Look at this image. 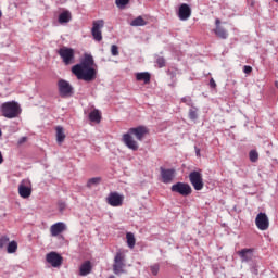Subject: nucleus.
<instances>
[{
    "instance_id": "nucleus-30",
    "label": "nucleus",
    "mask_w": 278,
    "mask_h": 278,
    "mask_svg": "<svg viewBox=\"0 0 278 278\" xmlns=\"http://www.w3.org/2000/svg\"><path fill=\"white\" fill-rule=\"evenodd\" d=\"M181 103H185L189 108L194 106V102H192V98L190 96H186V97L181 98Z\"/></svg>"
},
{
    "instance_id": "nucleus-13",
    "label": "nucleus",
    "mask_w": 278,
    "mask_h": 278,
    "mask_svg": "<svg viewBox=\"0 0 278 278\" xmlns=\"http://www.w3.org/2000/svg\"><path fill=\"white\" fill-rule=\"evenodd\" d=\"M254 251L255 250L253 248H244V249H241L240 251H238L237 255H239L242 264H247L249 262H253Z\"/></svg>"
},
{
    "instance_id": "nucleus-17",
    "label": "nucleus",
    "mask_w": 278,
    "mask_h": 278,
    "mask_svg": "<svg viewBox=\"0 0 278 278\" xmlns=\"http://www.w3.org/2000/svg\"><path fill=\"white\" fill-rule=\"evenodd\" d=\"M63 231H66V224L58 222L50 227V233L53 237L60 236Z\"/></svg>"
},
{
    "instance_id": "nucleus-7",
    "label": "nucleus",
    "mask_w": 278,
    "mask_h": 278,
    "mask_svg": "<svg viewBox=\"0 0 278 278\" xmlns=\"http://www.w3.org/2000/svg\"><path fill=\"white\" fill-rule=\"evenodd\" d=\"M170 190L181 197H190L192 194V187L186 182H176L170 187Z\"/></svg>"
},
{
    "instance_id": "nucleus-18",
    "label": "nucleus",
    "mask_w": 278,
    "mask_h": 278,
    "mask_svg": "<svg viewBox=\"0 0 278 278\" xmlns=\"http://www.w3.org/2000/svg\"><path fill=\"white\" fill-rule=\"evenodd\" d=\"M92 273V265L90 264V261H87L80 265L79 268V275L80 277H86Z\"/></svg>"
},
{
    "instance_id": "nucleus-33",
    "label": "nucleus",
    "mask_w": 278,
    "mask_h": 278,
    "mask_svg": "<svg viewBox=\"0 0 278 278\" xmlns=\"http://www.w3.org/2000/svg\"><path fill=\"white\" fill-rule=\"evenodd\" d=\"M156 64L159 65V68H164V66H166V60L163 56H157Z\"/></svg>"
},
{
    "instance_id": "nucleus-31",
    "label": "nucleus",
    "mask_w": 278,
    "mask_h": 278,
    "mask_svg": "<svg viewBox=\"0 0 278 278\" xmlns=\"http://www.w3.org/2000/svg\"><path fill=\"white\" fill-rule=\"evenodd\" d=\"M249 157L251 162H257L260 160V153H257L255 150H251L249 153Z\"/></svg>"
},
{
    "instance_id": "nucleus-43",
    "label": "nucleus",
    "mask_w": 278,
    "mask_h": 278,
    "mask_svg": "<svg viewBox=\"0 0 278 278\" xmlns=\"http://www.w3.org/2000/svg\"><path fill=\"white\" fill-rule=\"evenodd\" d=\"M3 16V12H1V10H0V18Z\"/></svg>"
},
{
    "instance_id": "nucleus-40",
    "label": "nucleus",
    "mask_w": 278,
    "mask_h": 278,
    "mask_svg": "<svg viewBox=\"0 0 278 278\" xmlns=\"http://www.w3.org/2000/svg\"><path fill=\"white\" fill-rule=\"evenodd\" d=\"M21 142H27V137H23L22 140H20V143Z\"/></svg>"
},
{
    "instance_id": "nucleus-15",
    "label": "nucleus",
    "mask_w": 278,
    "mask_h": 278,
    "mask_svg": "<svg viewBox=\"0 0 278 278\" xmlns=\"http://www.w3.org/2000/svg\"><path fill=\"white\" fill-rule=\"evenodd\" d=\"M192 16V9L187 3H182L178 9V18L180 21H188Z\"/></svg>"
},
{
    "instance_id": "nucleus-28",
    "label": "nucleus",
    "mask_w": 278,
    "mask_h": 278,
    "mask_svg": "<svg viewBox=\"0 0 278 278\" xmlns=\"http://www.w3.org/2000/svg\"><path fill=\"white\" fill-rule=\"evenodd\" d=\"M78 64H86L87 66L92 67L94 66V59L92 58V55L87 54L85 56V60Z\"/></svg>"
},
{
    "instance_id": "nucleus-9",
    "label": "nucleus",
    "mask_w": 278,
    "mask_h": 278,
    "mask_svg": "<svg viewBox=\"0 0 278 278\" xmlns=\"http://www.w3.org/2000/svg\"><path fill=\"white\" fill-rule=\"evenodd\" d=\"M18 194L22 199H29L31 197V181L23 179L18 185Z\"/></svg>"
},
{
    "instance_id": "nucleus-16",
    "label": "nucleus",
    "mask_w": 278,
    "mask_h": 278,
    "mask_svg": "<svg viewBox=\"0 0 278 278\" xmlns=\"http://www.w3.org/2000/svg\"><path fill=\"white\" fill-rule=\"evenodd\" d=\"M163 184H170L175 179V169L160 168Z\"/></svg>"
},
{
    "instance_id": "nucleus-2",
    "label": "nucleus",
    "mask_w": 278,
    "mask_h": 278,
    "mask_svg": "<svg viewBox=\"0 0 278 278\" xmlns=\"http://www.w3.org/2000/svg\"><path fill=\"white\" fill-rule=\"evenodd\" d=\"M72 73L77 79L87 81V84L97 79V70H94V67L87 66L86 63L74 65L72 67Z\"/></svg>"
},
{
    "instance_id": "nucleus-1",
    "label": "nucleus",
    "mask_w": 278,
    "mask_h": 278,
    "mask_svg": "<svg viewBox=\"0 0 278 278\" xmlns=\"http://www.w3.org/2000/svg\"><path fill=\"white\" fill-rule=\"evenodd\" d=\"M149 134V129L146 126H138L135 128H130L127 134L123 135V142L126 144L128 149L131 151H138V142L134 140V137L140 142L144 140V136Z\"/></svg>"
},
{
    "instance_id": "nucleus-12",
    "label": "nucleus",
    "mask_w": 278,
    "mask_h": 278,
    "mask_svg": "<svg viewBox=\"0 0 278 278\" xmlns=\"http://www.w3.org/2000/svg\"><path fill=\"white\" fill-rule=\"evenodd\" d=\"M103 25H104L103 20H98V21L93 22L91 34H92L93 39L97 42H101L103 40V35L101 33V29H103Z\"/></svg>"
},
{
    "instance_id": "nucleus-19",
    "label": "nucleus",
    "mask_w": 278,
    "mask_h": 278,
    "mask_svg": "<svg viewBox=\"0 0 278 278\" xmlns=\"http://www.w3.org/2000/svg\"><path fill=\"white\" fill-rule=\"evenodd\" d=\"M137 81H143V84H151V74L149 72H140L136 74Z\"/></svg>"
},
{
    "instance_id": "nucleus-44",
    "label": "nucleus",
    "mask_w": 278,
    "mask_h": 278,
    "mask_svg": "<svg viewBox=\"0 0 278 278\" xmlns=\"http://www.w3.org/2000/svg\"><path fill=\"white\" fill-rule=\"evenodd\" d=\"M275 1V3H278V0H274Z\"/></svg>"
},
{
    "instance_id": "nucleus-32",
    "label": "nucleus",
    "mask_w": 278,
    "mask_h": 278,
    "mask_svg": "<svg viewBox=\"0 0 278 278\" xmlns=\"http://www.w3.org/2000/svg\"><path fill=\"white\" fill-rule=\"evenodd\" d=\"M150 270L154 277H157V273H160V264L156 263V264L151 265Z\"/></svg>"
},
{
    "instance_id": "nucleus-34",
    "label": "nucleus",
    "mask_w": 278,
    "mask_h": 278,
    "mask_svg": "<svg viewBox=\"0 0 278 278\" xmlns=\"http://www.w3.org/2000/svg\"><path fill=\"white\" fill-rule=\"evenodd\" d=\"M10 243V238L2 237L0 238V249H3V247L8 245Z\"/></svg>"
},
{
    "instance_id": "nucleus-24",
    "label": "nucleus",
    "mask_w": 278,
    "mask_h": 278,
    "mask_svg": "<svg viewBox=\"0 0 278 278\" xmlns=\"http://www.w3.org/2000/svg\"><path fill=\"white\" fill-rule=\"evenodd\" d=\"M126 240H127V245L129 249H134L136 247V237L131 232L126 233Z\"/></svg>"
},
{
    "instance_id": "nucleus-45",
    "label": "nucleus",
    "mask_w": 278,
    "mask_h": 278,
    "mask_svg": "<svg viewBox=\"0 0 278 278\" xmlns=\"http://www.w3.org/2000/svg\"><path fill=\"white\" fill-rule=\"evenodd\" d=\"M197 155H199V150L197 151Z\"/></svg>"
},
{
    "instance_id": "nucleus-35",
    "label": "nucleus",
    "mask_w": 278,
    "mask_h": 278,
    "mask_svg": "<svg viewBox=\"0 0 278 278\" xmlns=\"http://www.w3.org/2000/svg\"><path fill=\"white\" fill-rule=\"evenodd\" d=\"M117 8H125V5H127V3H129V0H116L115 1Z\"/></svg>"
},
{
    "instance_id": "nucleus-3",
    "label": "nucleus",
    "mask_w": 278,
    "mask_h": 278,
    "mask_svg": "<svg viewBox=\"0 0 278 278\" xmlns=\"http://www.w3.org/2000/svg\"><path fill=\"white\" fill-rule=\"evenodd\" d=\"M0 112L4 118H18L21 116V112H23V109H21V104L16 101H9L4 102L0 105Z\"/></svg>"
},
{
    "instance_id": "nucleus-5",
    "label": "nucleus",
    "mask_w": 278,
    "mask_h": 278,
    "mask_svg": "<svg viewBox=\"0 0 278 278\" xmlns=\"http://www.w3.org/2000/svg\"><path fill=\"white\" fill-rule=\"evenodd\" d=\"M59 94L62 99H68V97H73L75 94V89L73 85L65 79H60L58 81Z\"/></svg>"
},
{
    "instance_id": "nucleus-6",
    "label": "nucleus",
    "mask_w": 278,
    "mask_h": 278,
    "mask_svg": "<svg viewBox=\"0 0 278 278\" xmlns=\"http://www.w3.org/2000/svg\"><path fill=\"white\" fill-rule=\"evenodd\" d=\"M113 273L114 275H123V273H125V254L123 252H117L115 254Z\"/></svg>"
},
{
    "instance_id": "nucleus-42",
    "label": "nucleus",
    "mask_w": 278,
    "mask_h": 278,
    "mask_svg": "<svg viewBox=\"0 0 278 278\" xmlns=\"http://www.w3.org/2000/svg\"><path fill=\"white\" fill-rule=\"evenodd\" d=\"M216 25H220V20H216Z\"/></svg>"
},
{
    "instance_id": "nucleus-21",
    "label": "nucleus",
    "mask_w": 278,
    "mask_h": 278,
    "mask_svg": "<svg viewBox=\"0 0 278 278\" xmlns=\"http://www.w3.org/2000/svg\"><path fill=\"white\" fill-rule=\"evenodd\" d=\"M89 119L91 123H101V112L94 109L89 113Z\"/></svg>"
},
{
    "instance_id": "nucleus-11",
    "label": "nucleus",
    "mask_w": 278,
    "mask_h": 278,
    "mask_svg": "<svg viewBox=\"0 0 278 278\" xmlns=\"http://www.w3.org/2000/svg\"><path fill=\"white\" fill-rule=\"evenodd\" d=\"M123 201H125V197L118 192H111L106 198V203L111 205V207H121Z\"/></svg>"
},
{
    "instance_id": "nucleus-37",
    "label": "nucleus",
    "mask_w": 278,
    "mask_h": 278,
    "mask_svg": "<svg viewBox=\"0 0 278 278\" xmlns=\"http://www.w3.org/2000/svg\"><path fill=\"white\" fill-rule=\"evenodd\" d=\"M58 206H59V212H64V210H66L65 202L59 201Z\"/></svg>"
},
{
    "instance_id": "nucleus-20",
    "label": "nucleus",
    "mask_w": 278,
    "mask_h": 278,
    "mask_svg": "<svg viewBox=\"0 0 278 278\" xmlns=\"http://www.w3.org/2000/svg\"><path fill=\"white\" fill-rule=\"evenodd\" d=\"M66 140V134H64V127L56 126V142L62 144Z\"/></svg>"
},
{
    "instance_id": "nucleus-46",
    "label": "nucleus",
    "mask_w": 278,
    "mask_h": 278,
    "mask_svg": "<svg viewBox=\"0 0 278 278\" xmlns=\"http://www.w3.org/2000/svg\"><path fill=\"white\" fill-rule=\"evenodd\" d=\"M1 134H2V132H1V129H0V136H1Z\"/></svg>"
},
{
    "instance_id": "nucleus-4",
    "label": "nucleus",
    "mask_w": 278,
    "mask_h": 278,
    "mask_svg": "<svg viewBox=\"0 0 278 278\" xmlns=\"http://www.w3.org/2000/svg\"><path fill=\"white\" fill-rule=\"evenodd\" d=\"M58 55H60L65 66H71V64H75V50L73 48L62 47L58 50Z\"/></svg>"
},
{
    "instance_id": "nucleus-25",
    "label": "nucleus",
    "mask_w": 278,
    "mask_h": 278,
    "mask_svg": "<svg viewBox=\"0 0 278 278\" xmlns=\"http://www.w3.org/2000/svg\"><path fill=\"white\" fill-rule=\"evenodd\" d=\"M215 34L216 36H218V38H223V40L227 39V30H225V28L217 26L215 29Z\"/></svg>"
},
{
    "instance_id": "nucleus-10",
    "label": "nucleus",
    "mask_w": 278,
    "mask_h": 278,
    "mask_svg": "<svg viewBox=\"0 0 278 278\" xmlns=\"http://www.w3.org/2000/svg\"><path fill=\"white\" fill-rule=\"evenodd\" d=\"M255 225L260 231H266L270 227V220L266 213H258L255 218Z\"/></svg>"
},
{
    "instance_id": "nucleus-41",
    "label": "nucleus",
    "mask_w": 278,
    "mask_h": 278,
    "mask_svg": "<svg viewBox=\"0 0 278 278\" xmlns=\"http://www.w3.org/2000/svg\"><path fill=\"white\" fill-rule=\"evenodd\" d=\"M0 164H3V154L0 152Z\"/></svg>"
},
{
    "instance_id": "nucleus-23",
    "label": "nucleus",
    "mask_w": 278,
    "mask_h": 278,
    "mask_svg": "<svg viewBox=\"0 0 278 278\" xmlns=\"http://www.w3.org/2000/svg\"><path fill=\"white\" fill-rule=\"evenodd\" d=\"M130 25L131 27H144V25H147V21H144L142 16H138L137 18L131 21Z\"/></svg>"
},
{
    "instance_id": "nucleus-22",
    "label": "nucleus",
    "mask_w": 278,
    "mask_h": 278,
    "mask_svg": "<svg viewBox=\"0 0 278 278\" xmlns=\"http://www.w3.org/2000/svg\"><path fill=\"white\" fill-rule=\"evenodd\" d=\"M72 15L70 11H64L59 15V23L64 25V23H71Z\"/></svg>"
},
{
    "instance_id": "nucleus-38",
    "label": "nucleus",
    "mask_w": 278,
    "mask_h": 278,
    "mask_svg": "<svg viewBox=\"0 0 278 278\" xmlns=\"http://www.w3.org/2000/svg\"><path fill=\"white\" fill-rule=\"evenodd\" d=\"M251 71H253V67H252V66L245 65V66L243 67V73H245L247 75H249V73H251Z\"/></svg>"
},
{
    "instance_id": "nucleus-27",
    "label": "nucleus",
    "mask_w": 278,
    "mask_h": 278,
    "mask_svg": "<svg viewBox=\"0 0 278 278\" xmlns=\"http://www.w3.org/2000/svg\"><path fill=\"white\" fill-rule=\"evenodd\" d=\"M199 109L197 106H191L189 110V118L190 121H197L199 118Z\"/></svg>"
},
{
    "instance_id": "nucleus-29",
    "label": "nucleus",
    "mask_w": 278,
    "mask_h": 278,
    "mask_svg": "<svg viewBox=\"0 0 278 278\" xmlns=\"http://www.w3.org/2000/svg\"><path fill=\"white\" fill-rule=\"evenodd\" d=\"M101 184V177H93L88 180L87 188H92V186H99Z\"/></svg>"
},
{
    "instance_id": "nucleus-39",
    "label": "nucleus",
    "mask_w": 278,
    "mask_h": 278,
    "mask_svg": "<svg viewBox=\"0 0 278 278\" xmlns=\"http://www.w3.org/2000/svg\"><path fill=\"white\" fill-rule=\"evenodd\" d=\"M210 86L211 88H216V81L214 80V78L210 79Z\"/></svg>"
},
{
    "instance_id": "nucleus-14",
    "label": "nucleus",
    "mask_w": 278,
    "mask_h": 278,
    "mask_svg": "<svg viewBox=\"0 0 278 278\" xmlns=\"http://www.w3.org/2000/svg\"><path fill=\"white\" fill-rule=\"evenodd\" d=\"M46 260L53 268H60L64 258L58 252H50L46 255Z\"/></svg>"
},
{
    "instance_id": "nucleus-36",
    "label": "nucleus",
    "mask_w": 278,
    "mask_h": 278,
    "mask_svg": "<svg viewBox=\"0 0 278 278\" xmlns=\"http://www.w3.org/2000/svg\"><path fill=\"white\" fill-rule=\"evenodd\" d=\"M111 54L116 58L118 55V46L112 45L111 46Z\"/></svg>"
},
{
    "instance_id": "nucleus-8",
    "label": "nucleus",
    "mask_w": 278,
    "mask_h": 278,
    "mask_svg": "<svg viewBox=\"0 0 278 278\" xmlns=\"http://www.w3.org/2000/svg\"><path fill=\"white\" fill-rule=\"evenodd\" d=\"M189 181L191 186H193L194 190H203V174H201V172H191L189 174Z\"/></svg>"
},
{
    "instance_id": "nucleus-26",
    "label": "nucleus",
    "mask_w": 278,
    "mask_h": 278,
    "mask_svg": "<svg viewBox=\"0 0 278 278\" xmlns=\"http://www.w3.org/2000/svg\"><path fill=\"white\" fill-rule=\"evenodd\" d=\"M17 249H18V243L16 241H11L7 245L8 253H16Z\"/></svg>"
}]
</instances>
